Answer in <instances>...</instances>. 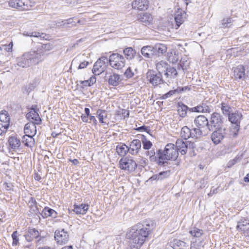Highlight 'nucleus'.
I'll use <instances>...</instances> for the list:
<instances>
[{
  "label": "nucleus",
  "instance_id": "4",
  "mask_svg": "<svg viewBox=\"0 0 249 249\" xmlns=\"http://www.w3.org/2000/svg\"><path fill=\"white\" fill-rule=\"evenodd\" d=\"M108 60L109 65L114 69L117 70H121L125 64L124 56L118 53H113L110 54Z\"/></svg>",
  "mask_w": 249,
  "mask_h": 249
},
{
  "label": "nucleus",
  "instance_id": "28",
  "mask_svg": "<svg viewBox=\"0 0 249 249\" xmlns=\"http://www.w3.org/2000/svg\"><path fill=\"white\" fill-rule=\"evenodd\" d=\"M189 244L190 240L189 239H186L185 241L175 239L172 242V247L174 249H182L185 247H188Z\"/></svg>",
  "mask_w": 249,
  "mask_h": 249
},
{
  "label": "nucleus",
  "instance_id": "24",
  "mask_svg": "<svg viewBox=\"0 0 249 249\" xmlns=\"http://www.w3.org/2000/svg\"><path fill=\"white\" fill-rule=\"evenodd\" d=\"M138 19L145 26L149 25L152 23L153 17L149 13H143L139 15Z\"/></svg>",
  "mask_w": 249,
  "mask_h": 249
},
{
  "label": "nucleus",
  "instance_id": "39",
  "mask_svg": "<svg viewBox=\"0 0 249 249\" xmlns=\"http://www.w3.org/2000/svg\"><path fill=\"white\" fill-rule=\"evenodd\" d=\"M96 115L98 118L100 123L101 124L106 123V122L104 121V119L107 117V111L102 109H98L96 112Z\"/></svg>",
  "mask_w": 249,
  "mask_h": 249
},
{
  "label": "nucleus",
  "instance_id": "17",
  "mask_svg": "<svg viewBox=\"0 0 249 249\" xmlns=\"http://www.w3.org/2000/svg\"><path fill=\"white\" fill-rule=\"evenodd\" d=\"M105 79L107 81L109 85L113 87L118 86L123 80L121 75L115 72L110 73L108 76H107V73L105 76Z\"/></svg>",
  "mask_w": 249,
  "mask_h": 249
},
{
  "label": "nucleus",
  "instance_id": "15",
  "mask_svg": "<svg viewBox=\"0 0 249 249\" xmlns=\"http://www.w3.org/2000/svg\"><path fill=\"white\" fill-rule=\"evenodd\" d=\"M29 0H10L8 2L10 7L21 11L29 9Z\"/></svg>",
  "mask_w": 249,
  "mask_h": 249
},
{
  "label": "nucleus",
  "instance_id": "57",
  "mask_svg": "<svg viewBox=\"0 0 249 249\" xmlns=\"http://www.w3.org/2000/svg\"><path fill=\"white\" fill-rule=\"evenodd\" d=\"M136 130L138 131H145L147 133L150 134V129L148 126H146L145 125H142V126L139 127L136 129Z\"/></svg>",
  "mask_w": 249,
  "mask_h": 249
},
{
  "label": "nucleus",
  "instance_id": "19",
  "mask_svg": "<svg viewBox=\"0 0 249 249\" xmlns=\"http://www.w3.org/2000/svg\"><path fill=\"white\" fill-rule=\"evenodd\" d=\"M154 58L162 56L167 52V47L163 44H156L153 46Z\"/></svg>",
  "mask_w": 249,
  "mask_h": 249
},
{
  "label": "nucleus",
  "instance_id": "31",
  "mask_svg": "<svg viewBox=\"0 0 249 249\" xmlns=\"http://www.w3.org/2000/svg\"><path fill=\"white\" fill-rule=\"evenodd\" d=\"M125 58L128 60L133 59L136 55V52L131 47L125 48L123 51Z\"/></svg>",
  "mask_w": 249,
  "mask_h": 249
},
{
  "label": "nucleus",
  "instance_id": "52",
  "mask_svg": "<svg viewBox=\"0 0 249 249\" xmlns=\"http://www.w3.org/2000/svg\"><path fill=\"white\" fill-rule=\"evenodd\" d=\"M124 75L126 78L128 79L132 78L134 75V73L132 71V69L130 67H128L126 70V71L124 72Z\"/></svg>",
  "mask_w": 249,
  "mask_h": 249
},
{
  "label": "nucleus",
  "instance_id": "21",
  "mask_svg": "<svg viewBox=\"0 0 249 249\" xmlns=\"http://www.w3.org/2000/svg\"><path fill=\"white\" fill-rule=\"evenodd\" d=\"M149 1L148 0H135L132 3L133 9L139 10H145L148 7Z\"/></svg>",
  "mask_w": 249,
  "mask_h": 249
},
{
  "label": "nucleus",
  "instance_id": "60",
  "mask_svg": "<svg viewBox=\"0 0 249 249\" xmlns=\"http://www.w3.org/2000/svg\"><path fill=\"white\" fill-rule=\"evenodd\" d=\"M89 63V62L88 60H84L83 61L80 62V63L78 67V69H82L86 68Z\"/></svg>",
  "mask_w": 249,
  "mask_h": 249
},
{
  "label": "nucleus",
  "instance_id": "26",
  "mask_svg": "<svg viewBox=\"0 0 249 249\" xmlns=\"http://www.w3.org/2000/svg\"><path fill=\"white\" fill-rule=\"evenodd\" d=\"M89 206L88 204H82L80 205H76L74 204L73 205V211L75 213L77 214H85L89 210Z\"/></svg>",
  "mask_w": 249,
  "mask_h": 249
},
{
  "label": "nucleus",
  "instance_id": "34",
  "mask_svg": "<svg viewBox=\"0 0 249 249\" xmlns=\"http://www.w3.org/2000/svg\"><path fill=\"white\" fill-rule=\"evenodd\" d=\"M168 64L165 61L161 60L156 64V68L159 72L161 74L162 72H165L168 67Z\"/></svg>",
  "mask_w": 249,
  "mask_h": 249
},
{
  "label": "nucleus",
  "instance_id": "51",
  "mask_svg": "<svg viewBox=\"0 0 249 249\" xmlns=\"http://www.w3.org/2000/svg\"><path fill=\"white\" fill-rule=\"evenodd\" d=\"M9 124L4 123L0 122V135L3 133L6 132L7 129L9 127Z\"/></svg>",
  "mask_w": 249,
  "mask_h": 249
},
{
  "label": "nucleus",
  "instance_id": "16",
  "mask_svg": "<svg viewBox=\"0 0 249 249\" xmlns=\"http://www.w3.org/2000/svg\"><path fill=\"white\" fill-rule=\"evenodd\" d=\"M194 124L196 126V128H198L202 131V129L207 128L209 130V122L208 119L204 115H199L194 120Z\"/></svg>",
  "mask_w": 249,
  "mask_h": 249
},
{
  "label": "nucleus",
  "instance_id": "2",
  "mask_svg": "<svg viewBox=\"0 0 249 249\" xmlns=\"http://www.w3.org/2000/svg\"><path fill=\"white\" fill-rule=\"evenodd\" d=\"M43 60V54L34 51L25 53L17 59L18 66L22 68L37 65Z\"/></svg>",
  "mask_w": 249,
  "mask_h": 249
},
{
  "label": "nucleus",
  "instance_id": "49",
  "mask_svg": "<svg viewBox=\"0 0 249 249\" xmlns=\"http://www.w3.org/2000/svg\"><path fill=\"white\" fill-rule=\"evenodd\" d=\"M200 105L202 108V113H210L212 112L211 106L207 105L205 103H202Z\"/></svg>",
  "mask_w": 249,
  "mask_h": 249
},
{
  "label": "nucleus",
  "instance_id": "11",
  "mask_svg": "<svg viewBox=\"0 0 249 249\" xmlns=\"http://www.w3.org/2000/svg\"><path fill=\"white\" fill-rule=\"evenodd\" d=\"M39 109L36 105H33L31 108L30 111L27 113L26 117L30 121H32L35 125L41 124L42 120L38 114Z\"/></svg>",
  "mask_w": 249,
  "mask_h": 249
},
{
  "label": "nucleus",
  "instance_id": "20",
  "mask_svg": "<svg viewBox=\"0 0 249 249\" xmlns=\"http://www.w3.org/2000/svg\"><path fill=\"white\" fill-rule=\"evenodd\" d=\"M186 14L184 11L181 9H178L175 15V20L176 21V28L179 27L181 24L183 23L186 18Z\"/></svg>",
  "mask_w": 249,
  "mask_h": 249
},
{
  "label": "nucleus",
  "instance_id": "44",
  "mask_svg": "<svg viewBox=\"0 0 249 249\" xmlns=\"http://www.w3.org/2000/svg\"><path fill=\"white\" fill-rule=\"evenodd\" d=\"M233 19L231 18H224L221 21V28H228L230 27L231 23L233 22Z\"/></svg>",
  "mask_w": 249,
  "mask_h": 249
},
{
  "label": "nucleus",
  "instance_id": "56",
  "mask_svg": "<svg viewBox=\"0 0 249 249\" xmlns=\"http://www.w3.org/2000/svg\"><path fill=\"white\" fill-rule=\"evenodd\" d=\"M202 107L201 106V105H198V106L191 107L189 108V111L191 112H200L202 113Z\"/></svg>",
  "mask_w": 249,
  "mask_h": 249
},
{
  "label": "nucleus",
  "instance_id": "33",
  "mask_svg": "<svg viewBox=\"0 0 249 249\" xmlns=\"http://www.w3.org/2000/svg\"><path fill=\"white\" fill-rule=\"evenodd\" d=\"M22 142L25 146L30 147L35 144V140L32 136L24 135L22 138Z\"/></svg>",
  "mask_w": 249,
  "mask_h": 249
},
{
  "label": "nucleus",
  "instance_id": "43",
  "mask_svg": "<svg viewBox=\"0 0 249 249\" xmlns=\"http://www.w3.org/2000/svg\"><path fill=\"white\" fill-rule=\"evenodd\" d=\"M142 137V142L143 144V148L145 150H149L153 145L152 143L150 141L146 140L145 137L143 135H140Z\"/></svg>",
  "mask_w": 249,
  "mask_h": 249
},
{
  "label": "nucleus",
  "instance_id": "45",
  "mask_svg": "<svg viewBox=\"0 0 249 249\" xmlns=\"http://www.w3.org/2000/svg\"><path fill=\"white\" fill-rule=\"evenodd\" d=\"M167 58L168 60L172 63H177L179 59L178 55L176 52H174V54L172 53H168Z\"/></svg>",
  "mask_w": 249,
  "mask_h": 249
},
{
  "label": "nucleus",
  "instance_id": "27",
  "mask_svg": "<svg viewBox=\"0 0 249 249\" xmlns=\"http://www.w3.org/2000/svg\"><path fill=\"white\" fill-rule=\"evenodd\" d=\"M141 53L142 55L147 58H154L153 46H145L142 48Z\"/></svg>",
  "mask_w": 249,
  "mask_h": 249
},
{
  "label": "nucleus",
  "instance_id": "7",
  "mask_svg": "<svg viewBox=\"0 0 249 249\" xmlns=\"http://www.w3.org/2000/svg\"><path fill=\"white\" fill-rule=\"evenodd\" d=\"M146 78L149 83L154 87L164 83L162 74L152 70H148L146 73Z\"/></svg>",
  "mask_w": 249,
  "mask_h": 249
},
{
  "label": "nucleus",
  "instance_id": "32",
  "mask_svg": "<svg viewBox=\"0 0 249 249\" xmlns=\"http://www.w3.org/2000/svg\"><path fill=\"white\" fill-rule=\"evenodd\" d=\"M116 152L120 156H124L129 152L128 146L125 144L118 145L116 148Z\"/></svg>",
  "mask_w": 249,
  "mask_h": 249
},
{
  "label": "nucleus",
  "instance_id": "62",
  "mask_svg": "<svg viewBox=\"0 0 249 249\" xmlns=\"http://www.w3.org/2000/svg\"><path fill=\"white\" fill-rule=\"evenodd\" d=\"M187 149H194L196 147V145L194 142H190L189 141H187Z\"/></svg>",
  "mask_w": 249,
  "mask_h": 249
},
{
  "label": "nucleus",
  "instance_id": "63",
  "mask_svg": "<svg viewBox=\"0 0 249 249\" xmlns=\"http://www.w3.org/2000/svg\"><path fill=\"white\" fill-rule=\"evenodd\" d=\"M90 86L93 85L96 81V78L94 76H91L89 80Z\"/></svg>",
  "mask_w": 249,
  "mask_h": 249
},
{
  "label": "nucleus",
  "instance_id": "41",
  "mask_svg": "<svg viewBox=\"0 0 249 249\" xmlns=\"http://www.w3.org/2000/svg\"><path fill=\"white\" fill-rule=\"evenodd\" d=\"M221 109L224 115L228 116L231 113V108L226 103L221 104Z\"/></svg>",
  "mask_w": 249,
  "mask_h": 249
},
{
  "label": "nucleus",
  "instance_id": "48",
  "mask_svg": "<svg viewBox=\"0 0 249 249\" xmlns=\"http://www.w3.org/2000/svg\"><path fill=\"white\" fill-rule=\"evenodd\" d=\"M23 35L25 36H28L31 37H42V36L43 35V34H40V33L36 32H24L23 33Z\"/></svg>",
  "mask_w": 249,
  "mask_h": 249
},
{
  "label": "nucleus",
  "instance_id": "58",
  "mask_svg": "<svg viewBox=\"0 0 249 249\" xmlns=\"http://www.w3.org/2000/svg\"><path fill=\"white\" fill-rule=\"evenodd\" d=\"M176 90L178 93H180L185 92L187 90L189 91L190 90V88L188 86H185L184 87H178L176 89Z\"/></svg>",
  "mask_w": 249,
  "mask_h": 249
},
{
  "label": "nucleus",
  "instance_id": "50",
  "mask_svg": "<svg viewBox=\"0 0 249 249\" xmlns=\"http://www.w3.org/2000/svg\"><path fill=\"white\" fill-rule=\"evenodd\" d=\"M170 175V171L169 170L160 172L158 174L160 180L167 178L169 177Z\"/></svg>",
  "mask_w": 249,
  "mask_h": 249
},
{
  "label": "nucleus",
  "instance_id": "14",
  "mask_svg": "<svg viewBox=\"0 0 249 249\" xmlns=\"http://www.w3.org/2000/svg\"><path fill=\"white\" fill-rule=\"evenodd\" d=\"M26 240L28 242H32L34 239L37 242L41 240L42 237L40 236L39 231L35 228H29L24 235Z\"/></svg>",
  "mask_w": 249,
  "mask_h": 249
},
{
  "label": "nucleus",
  "instance_id": "22",
  "mask_svg": "<svg viewBox=\"0 0 249 249\" xmlns=\"http://www.w3.org/2000/svg\"><path fill=\"white\" fill-rule=\"evenodd\" d=\"M235 79L244 80L246 78L245 68L242 65H239L234 69Z\"/></svg>",
  "mask_w": 249,
  "mask_h": 249
},
{
  "label": "nucleus",
  "instance_id": "36",
  "mask_svg": "<svg viewBox=\"0 0 249 249\" xmlns=\"http://www.w3.org/2000/svg\"><path fill=\"white\" fill-rule=\"evenodd\" d=\"M8 142L12 149H13L18 148L21 144L20 140L15 137H10Z\"/></svg>",
  "mask_w": 249,
  "mask_h": 249
},
{
  "label": "nucleus",
  "instance_id": "55",
  "mask_svg": "<svg viewBox=\"0 0 249 249\" xmlns=\"http://www.w3.org/2000/svg\"><path fill=\"white\" fill-rule=\"evenodd\" d=\"M138 162L140 165L143 167L147 165L149 162L148 160L147 159L143 157H142Z\"/></svg>",
  "mask_w": 249,
  "mask_h": 249
},
{
  "label": "nucleus",
  "instance_id": "29",
  "mask_svg": "<svg viewBox=\"0 0 249 249\" xmlns=\"http://www.w3.org/2000/svg\"><path fill=\"white\" fill-rule=\"evenodd\" d=\"M53 48V45L52 44L50 43H47L45 44H41L40 46H39L37 48L36 51H34L35 52H39L40 53L43 54L44 59H45L46 55L45 54V52L49 51L51 50Z\"/></svg>",
  "mask_w": 249,
  "mask_h": 249
},
{
  "label": "nucleus",
  "instance_id": "10",
  "mask_svg": "<svg viewBox=\"0 0 249 249\" xmlns=\"http://www.w3.org/2000/svg\"><path fill=\"white\" fill-rule=\"evenodd\" d=\"M215 130L211 135V140L215 144L221 142L227 135V129L225 127L215 128Z\"/></svg>",
  "mask_w": 249,
  "mask_h": 249
},
{
  "label": "nucleus",
  "instance_id": "64",
  "mask_svg": "<svg viewBox=\"0 0 249 249\" xmlns=\"http://www.w3.org/2000/svg\"><path fill=\"white\" fill-rule=\"evenodd\" d=\"M245 236L249 237V227L242 231Z\"/></svg>",
  "mask_w": 249,
  "mask_h": 249
},
{
  "label": "nucleus",
  "instance_id": "37",
  "mask_svg": "<svg viewBox=\"0 0 249 249\" xmlns=\"http://www.w3.org/2000/svg\"><path fill=\"white\" fill-rule=\"evenodd\" d=\"M248 227H249V220L241 219L238 221L236 228L237 230L242 231Z\"/></svg>",
  "mask_w": 249,
  "mask_h": 249
},
{
  "label": "nucleus",
  "instance_id": "40",
  "mask_svg": "<svg viewBox=\"0 0 249 249\" xmlns=\"http://www.w3.org/2000/svg\"><path fill=\"white\" fill-rule=\"evenodd\" d=\"M10 116L7 111L2 110L0 112V122L10 124Z\"/></svg>",
  "mask_w": 249,
  "mask_h": 249
},
{
  "label": "nucleus",
  "instance_id": "47",
  "mask_svg": "<svg viewBox=\"0 0 249 249\" xmlns=\"http://www.w3.org/2000/svg\"><path fill=\"white\" fill-rule=\"evenodd\" d=\"M190 249H200L201 247H202V243L200 241L196 240L195 241H190Z\"/></svg>",
  "mask_w": 249,
  "mask_h": 249
},
{
  "label": "nucleus",
  "instance_id": "61",
  "mask_svg": "<svg viewBox=\"0 0 249 249\" xmlns=\"http://www.w3.org/2000/svg\"><path fill=\"white\" fill-rule=\"evenodd\" d=\"M73 18H70L68 19L65 20V22L66 23V25L68 26V25L69 24H72V25L75 26L76 23L73 21Z\"/></svg>",
  "mask_w": 249,
  "mask_h": 249
},
{
  "label": "nucleus",
  "instance_id": "12",
  "mask_svg": "<svg viewBox=\"0 0 249 249\" xmlns=\"http://www.w3.org/2000/svg\"><path fill=\"white\" fill-rule=\"evenodd\" d=\"M243 115L241 112L238 111H235L234 112L231 113L228 116L229 121L233 124H234L233 129L236 130L235 135H237L240 127V122L242 119Z\"/></svg>",
  "mask_w": 249,
  "mask_h": 249
},
{
  "label": "nucleus",
  "instance_id": "1",
  "mask_svg": "<svg viewBox=\"0 0 249 249\" xmlns=\"http://www.w3.org/2000/svg\"><path fill=\"white\" fill-rule=\"evenodd\" d=\"M155 226V222L147 219L131 228L126 234L129 239L130 249H140Z\"/></svg>",
  "mask_w": 249,
  "mask_h": 249
},
{
  "label": "nucleus",
  "instance_id": "35",
  "mask_svg": "<svg viewBox=\"0 0 249 249\" xmlns=\"http://www.w3.org/2000/svg\"><path fill=\"white\" fill-rule=\"evenodd\" d=\"M164 75L167 78H175L177 77L178 73L175 68L169 66L166 72L164 73Z\"/></svg>",
  "mask_w": 249,
  "mask_h": 249
},
{
  "label": "nucleus",
  "instance_id": "38",
  "mask_svg": "<svg viewBox=\"0 0 249 249\" xmlns=\"http://www.w3.org/2000/svg\"><path fill=\"white\" fill-rule=\"evenodd\" d=\"M189 108L184 104H179L178 108V112L179 115L182 118L185 117L187 115V110H189Z\"/></svg>",
  "mask_w": 249,
  "mask_h": 249
},
{
  "label": "nucleus",
  "instance_id": "8",
  "mask_svg": "<svg viewBox=\"0 0 249 249\" xmlns=\"http://www.w3.org/2000/svg\"><path fill=\"white\" fill-rule=\"evenodd\" d=\"M108 63V60L107 56L101 57L94 64L92 72L95 75H99L105 71Z\"/></svg>",
  "mask_w": 249,
  "mask_h": 249
},
{
  "label": "nucleus",
  "instance_id": "9",
  "mask_svg": "<svg viewBox=\"0 0 249 249\" xmlns=\"http://www.w3.org/2000/svg\"><path fill=\"white\" fill-rule=\"evenodd\" d=\"M224 118L221 115L217 112H213L211 114L210 119L209 131L213 130V128L221 127V125L223 123Z\"/></svg>",
  "mask_w": 249,
  "mask_h": 249
},
{
  "label": "nucleus",
  "instance_id": "5",
  "mask_svg": "<svg viewBox=\"0 0 249 249\" xmlns=\"http://www.w3.org/2000/svg\"><path fill=\"white\" fill-rule=\"evenodd\" d=\"M138 166L137 163L132 157L122 158L119 161V167L128 172H134Z\"/></svg>",
  "mask_w": 249,
  "mask_h": 249
},
{
  "label": "nucleus",
  "instance_id": "13",
  "mask_svg": "<svg viewBox=\"0 0 249 249\" xmlns=\"http://www.w3.org/2000/svg\"><path fill=\"white\" fill-rule=\"evenodd\" d=\"M54 237L57 244L60 245L67 244L69 240V235L64 229L56 230Z\"/></svg>",
  "mask_w": 249,
  "mask_h": 249
},
{
  "label": "nucleus",
  "instance_id": "54",
  "mask_svg": "<svg viewBox=\"0 0 249 249\" xmlns=\"http://www.w3.org/2000/svg\"><path fill=\"white\" fill-rule=\"evenodd\" d=\"M177 93H177L176 89H174V90H170L169 91H168L167 93H165V94H163L162 96V98L163 99H165L170 97L174 94H177Z\"/></svg>",
  "mask_w": 249,
  "mask_h": 249
},
{
  "label": "nucleus",
  "instance_id": "46",
  "mask_svg": "<svg viewBox=\"0 0 249 249\" xmlns=\"http://www.w3.org/2000/svg\"><path fill=\"white\" fill-rule=\"evenodd\" d=\"M20 234L18 231H15L12 234V238L13 239L12 245L16 246L18 245L19 243V236Z\"/></svg>",
  "mask_w": 249,
  "mask_h": 249
},
{
  "label": "nucleus",
  "instance_id": "59",
  "mask_svg": "<svg viewBox=\"0 0 249 249\" xmlns=\"http://www.w3.org/2000/svg\"><path fill=\"white\" fill-rule=\"evenodd\" d=\"M54 22L55 23V25L59 28H67V26L66 25V23L65 22V20H61V21H54Z\"/></svg>",
  "mask_w": 249,
  "mask_h": 249
},
{
  "label": "nucleus",
  "instance_id": "25",
  "mask_svg": "<svg viewBox=\"0 0 249 249\" xmlns=\"http://www.w3.org/2000/svg\"><path fill=\"white\" fill-rule=\"evenodd\" d=\"M187 141H183L181 139H178L176 142L175 147L178 151H180L182 155L186 154L187 151Z\"/></svg>",
  "mask_w": 249,
  "mask_h": 249
},
{
  "label": "nucleus",
  "instance_id": "23",
  "mask_svg": "<svg viewBox=\"0 0 249 249\" xmlns=\"http://www.w3.org/2000/svg\"><path fill=\"white\" fill-rule=\"evenodd\" d=\"M24 131L25 135L34 137L36 133V126L33 122L28 123L25 125Z\"/></svg>",
  "mask_w": 249,
  "mask_h": 249
},
{
  "label": "nucleus",
  "instance_id": "30",
  "mask_svg": "<svg viewBox=\"0 0 249 249\" xmlns=\"http://www.w3.org/2000/svg\"><path fill=\"white\" fill-rule=\"evenodd\" d=\"M57 213L53 209L48 207H45L42 210L41 215L43 218H45L49 216L53 218H55L57 216Z\"/></svg>",
  "mask_w": 249,
  "mask_h": 249
},
{
  "label": "nucleus",
  "instance_id": "18",
  "mask_svg": "<svg viewBox=\"0 0 249 249\" xmlns=\"http://www.w3.org/2000/svg\"><path fill=\"white\" fill-rule=\"evenodd\" d=\"M142 147L141 141L139 139H134L130 143L128 147L129 153L132 155H137Z\"/></svg>",
  "mask_w": 249,
  "mask_h": 249
},
{
  "label": "nucleus",
  "instance_id": "53",
  "mask_svg": "<svg viewBox=\"0 0 249 249\" xmlns=\"http://www.w3.org/2000/svg\"><path fill=\"white\" fill-rule=\"evenodd\" d=\"M190 233L191 234L192 236L196 237H200L202 234L201 231L198 229H194V230L190 231Z\"/></svg>",
  "mask_w": 249,
  "mask_h": 249
},
{
  "label": "nucleus",
  "instance_id": "42",
  "mask_svg": "<svg viewBox=\"0 0 249 249\" xmlns=\"http://www.w3.org/2000/svg\"><path fill=\"white\" fill-rule=\"evenodd\" d=\"M145 155L149 156V160L151 162L158 161L157 158L156 156V152L154 149L148 150L145 152Z\"/></svg>",
  "mask_w": 249,
  "mask_h": 249
},
{
  "label": "nucleus",
  "instance_id": "3",
  "mask_svg": "<svg viewBox=\"0 0 249 249\" xmlns=\"http://www.w3.org/2000/svg\"><path fill=\"white\" fill-rule=\"evenodd\" d=\"M157 154L159 159L157 163L160 166H162L167 163L166 160H176L178 157V152L175 145L169 143L166 144L163 151L161 149L158 150Z\"/></svg>",
  "mask_w": 249,
  "mask_h": 249
},
{
  "label": "nucleus",
  "instance_id": "6",
  "mask_svg": "<svg viewBox=\"0 0 249 249\" xmlns=\"http://www.w3.org/2000/svg\"><path fill=\"white\" fill-rule=\"evenodd\" d=\"M180 135L184 139L187 140L190 138L198 139L204 135L202 131L198 128L190 129L187 126H184L181 130Z\"/></svg>",
  "mask_w": 249,
  "mask_h": 249
}]
</instances>
